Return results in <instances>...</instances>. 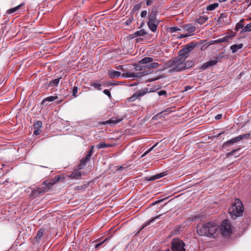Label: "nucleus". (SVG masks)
<instances>
[{
    "label": "nucleus",
    "instance_id": "1",
    "mask_svg": "<svg viewBox=\"0 0 251 251\" xmlns=\"http://www.w3.org/2000/svg\"><path fill=\"white\" fill-rule=\"evenodd\" d=\"M218 226L214 222H208L197 227V231L199 235L210 238H215L217 235V231Z\"/></svg>",
    "mask_w": 251,
    "mask_h": 251
},
{
    "label": "nucleus",
    "instance_id": "2",
    "mask_svg": "<svg viewBox=\"0 0 251 251\" xmlns=\"http://www.w3.org/2000/svg\"><path fill=\"white\" fill-rule=\"evenodd\" d=\"M184 61L182 58L177 56L167 61L163 66L164 69H169L170 73L181 72L185 70Z\"/></svg>",
    "mask_w": 251,
    "mask_h": 251
},
{
    "label": "nucleus",
    "instance_id": "3",
    "mask_svg": "<svg viewBox=\"0 0 251 251\" xmlns=\"http://www.w3.org/2000/svg\"><path fill=\"white\" fill-rule=\"evenodd\" d=\"M55 180H46L41 184V186L32 191L31 195L34 197H36L39 195H42L47 192L54 184V183L59 180V177L55 176Z\"/></svg>",
    "mask_w": 251,
    "mask_h": 251
},
{
    "label": "nucleus",
    "instance_id": "4",
    "mask_svg": "<svg viewBox=\"0 0 251 251\" xmlns=\"http://www.w3.org/2000/svg\"><path fill=\"white\" fill-rule=\"evenodd\" d=\"M228 212L232 219L241 216L243 212V204L239 200H235V202L228 210Z\"/></svg>",
    "mask_w": 251,
    "mask_h": 251
},
{
    "label": "nucleus",
    "instance_id": "5",
    "mask_svg": "<svg viewBox=\"0 0 251 251\" xmlns=\"http://www.w3.org/2000/svg\"><path fill=\"white\" fill-rule=\"evenodd\" d=\"M184 246V243L178 238L174 239L172 241V251H185Z\"/></svg>",
    "mask_w": 251,
    "mask_h": 251
},
{
    "label": "nucleus",
    "instance_id": "6",
    "mask_svg": "<svg viewBox=\"0 0 251 251\" xmlns=\"http://www.w3.org/2000/svg\"><path fill=\"white\" fill-rule=\"evenodd\" d=\"M154 59L152 57H146L142 59L139 63L143 64H147L146 68L147 69L156 68L159 66V64L156 62H153Z\"/></svg>",
    "mask_w": 251,
    "mask_h": 251
},
{
    "label": "nucleus",
    "instance_id": "7",
    "mask_svg": "<svg viewBox=\"0 0 251 251\" xmlns=\"http://www.w3.org/2000/svg\"><path fill=\"white\" fill-rule=\"evenodd\" d=\"M222 234L224 235H228L231 233L230 225L228 220H224L221 226Z\"/></svg>",
    "mask_w": 251,
    "mask_h": 251
},
{
    "label": "nucleus",
    "instance_id": "8",
    "mask_svg": "<svg viewBox=\"0 0 251 251\" xmlns=\"http://www.w3.org/2000/svg\"><path fill=\"white\" fill-rule=\"evenodd\" d=\"M151 73L150 71H144L139 73H125L122 75V76L125 78H131V77H141L146 75H147Z\"/></svg>",
    "mask_w": 251,
    "mask_h": 251
},
{
    "label": "nucleus",
    "instance_id": "9",
    "mask_svg": "<svg viewBox=\"0 0 251 251\" xmlns=\"http://www.w3.org/2000/svg\"><path fill=\"white\" fill-rule=\"evenodd\" d=\"M250 135L249 133L240 135L237 137L233 138L231 139L230 140L227 141L226 142L224 143L223 146L224 147L225 146L227 147L230 145H232L236 142H239L244 139H248L250 137Z\"/></svg>",
    "mask_w": 251,
    "mask_h": 251
},
{
    "label": "nucleus",
    "instance_id": "10",
    "mask_svg": "<svg viewBox=\"0 0 251 251\" xmlns=\"http://www.w3.org/2000/svg\"><path fill=\"white\" fill-rule=\"evenodd\" d=\"M224 35H225L224 37L213 41L212 44H217L224 42H228L229 40H232L234 36V34L228 35V33H226Z\"/></svg>",
    "mask_w": 251,
    "mask_h": 251
},
{
    "label": "nucleus",
    "instance_id": "11",
    "mask_svg": "<svg viewBox=\"0 0 251 251\" xmlns=\"http://www.w3.org/2000/svg\"><path fill=\"white\" fill-rule=\"evenodd\" d=\"M123 120V118H120L117 117H112L109 120L103 122L101 124L103 125L107 124H117Z\"/></svg>",
    "mask_w": 251,
    "mask_h": 251
},
{
    "label": "nucleus",
    "instance_id": "12",
    "mask_svg": "<svg viewBox=\"0 0 251 251\" xmlns=\"http://www.w3.org/2000/svg\"><path fill=\"white\" fill-rule=\"evenodd\" d=\"M146 94V92L142 91H139L135 92L131 97L128 98V100L129 102H132L136 99L142 97Z\"/></svg>",
    "mask_w": 251,
    "mask_h": 251
},
{
    "label": "nucleus",
    "instance_id": "13",
    "mask_svg": "<svg viewBox=\"0 0 251 251\" xmlns=\"http://www.w3.org/2000/svg\"><path fill=\"white\" fill-rule=\"evenodd\" d=\"M218 62V58L214 60H209L204 63L200 68L201 70H204L210 66H214Z\"/></svg>",
    "mask_w": 251,
    "mask_h": 251
},
{
    "label": "nucleus",
    "instance_id": "14",
    "mask_svg": "<svg viewBox=\"0 0 251 251\" xmlns=\"http://www.w3.org/2000/svg\"><path fill=\"white\" fill-rule=\"evenodd\" d=\"M159 23L160 21H148L147 25L151 30L155 32L157 30Z\"/></svg>",
    "mask_w": 251,
    "mask_h": 251
},
{
    "label": "nucleus",
    "instance_id": "15",
    "mask_svg": "<svg viewBox=\"0 0 251 251\" xmlns=\"http://www.w3.org/2000/svg\"><path fill=\"white\" fill-rule=\"evenodd\" d=\"M189 52H187L186 50H185V48L180 50L178 52V55L177 56L179 57L180 58H182L184 61L186 60V59L189 56Z\"/></svg>",
    "mask_w": 251,
    "mask_h": 251
},
{
    "label": "nucleus",
    "instance_id": "16",
    "mask_svg": "<svg viewBox=\"0 0 251 251\" xmlns=\"http://www.w3.org/2000/svg\"><path fill=\"white\" fill-rule=\"evenodd\" d=\"M243 47V44L241 43L238 45H233L230 46V49L231 50L232 53H235L238 51V50L242 49Z\"/></svg>",
    "mask_w": 251,
    "mask_h": 251
},
{
    "label": "nucleus",
    "instance_id": "17",
    "mask_svg": "<svg viewBox=\"0 0 251 251\" xmlns=\"http://www.w3.org/2000/svg\"><path fill=\"white\" fill-rule=\"evenodd\" d=\"M149 21H160L156 19V11L152 10L149 16Z\"/></svg>",
    "mask_w": 251,
    "mask_h": 251
},
{
    "label": "nucleus",
    "instance_id": "18",
    "mask_svg": "<svg viewBox=\"0 0 251 251\" xmlns=\"http://www.w3.org/2000/svg\"><path fill=\"white\" fill-rule=\"evenodd\" d=\"M60 79L61 77L56 78L54 80L50 81V83L48 84V86L47 87V88H53L54 86H57L59 83Z\"/></svg>",
    "mask_w": 251,
    "mask_h": 251
},
{
    "label": "nucleus",
    "instance_id": "19",
    "mask_svg": "<svg viewBox=\"0 0 251 251\" xmlns=\"http://www.w3.org/2000/svg\"><path fill=\"white\" fill-rule=\"evenodd\" d=\"M147 34V32L144 29H140L139 30L136 31L133 34V36L134 37H139V36H143Z\"/></svg>",
    "mask_w": 251,
    "mask_h": 251
},
{
    "label": "nucleus",
    "instance_id": "20",
    "mask_svg": "<svg viewBox=\"0 0 251 251\" xmlns=\"http://www.w3.org/2000/svg\"><path fill=\"white\" fill-rule=\"evenodd\" d=\"M81 176V173L78 171H75L74 172H72V173L69 176V177L71 178L77 179L79 178Z\"/></svg>",
    "mask_w": 251,
    "mask_h": 251
},
{
    "label": "nucleus",
    "instance_id": "21",
    "mask_svg": "<svg viewBox=\"0 0 251 251\" xmlns=\"http://www.w3.org/2000/svg\"><path fill=\"white\" fill-rule=\"evenodd\" d=\"M208 18L206 16H201L196 20V22L200 25H202L208 20Z\"/></svg>",
    "mask_w": 251,
    "mask_h": 251
},
{
    "label": "nucleus",
    "instance_id": "22",
    "mask_svg": "<svg viewBox=\"0 0 251 251\" xmlns=\"http://www.w3.org/2000/svg\"><path fill=\"white\" fill-rule=\"evenodd\" d=\"M24 5V3H21L20 5H19L14 7V8H10V9H9L7 10L6 13L8 14H11L12 13H14V12H16V11H17L18 10L20 9V8L22 6H23Z\"/></svg>",
    "mask_w": 251,
    "mask_h": 251
},
{
    "label": "nucleus",
    "instance_id": "23",
    "mask_svg": "<svg viewBox=\"0 0 251 251\" xmlns=\"http://www.w3.org/2000/svg\"><path fill=\"white\" fill-rule=\"evenodd\" d=\"M245 20L244 19H241L239 23H238L236 26L235 29L236 31H238L240 29H243L244 27V23L245 22Z\"/></svg>",
    "mask_w": 251,
    "mask_h": 251
},
{
    "label": "nucleus",
    "instance_id": "24",
    "mask_svg": "<svg viewBox=\"0 0 251 251\" xmlns=\"http://www.w3.org/2000/svg\"><path fill=\"white\" fill-rule=\"evenodd\" d=\"M58 99L57 96H50L45 98L42 101V104H44L46 101L51 102Z\"/></svg>",
    "mask_w": 251,
    "mask_h": 251
},
{
    "label": "nucleus",
    "instance_id": "25",
    "mask_svg": "<svg viewBox=\"0 0 251 251\" xmlns=\"http://www.w3.org/2000/svg\"><path fill=\"white\" fill-rule=\"evenodd\" d=\"M184 28L189 33H192L196 30V27L191 25H186L184 26Z\"/></svg>",
    "mask_w": 251,
    "mask_h": 251
},
{
    "label": "nucleus",
    "instance_id": "26",
    "mask_svg": "<svg viewBox=\"0 0 251 251\" xmlns=\"http://www.w3.org/2000/svg\"><path fill=\"white\" fill-rule=\"evenodd\" d=\"M109 75L110 78H114L119 77L121 75V73L120 72L113 71L110 72Z\"/></svg>",
    "mask_w": 251,
    "mask_h": 251
},
{
    "label": "nucleus",
    "instance_id": "27",
    "mask_svg": "<svg viewBox=\"0 0 251 251\" xmlns=\"http://www.w3.org/2000/svg\"><path fill=\"white\" fill-rule=\"evenodd\" d=\"M195 45L193 43L187 44L184 47L187 52H191L195 48Z\"/></svg>",
    "mask_w": 251,
    "mask_h": 251
},
{
    "label": "nucleus",
    "instance_id": "28",
    "mask_svg": "<svg viewBox=\"0 0 251 251\" xmlns=\"http://www.w3.org/2000/svg\"><path fill=\"white\" fill-rule=\"evenodd\" d=\"M90 85L94 87L95 88L98 90H100L102 89L101 85L100 84L97 83L94 81L90 82Z\"/></svg>",
    "mask_w": 251,
    "mask_h": 251
},
{
    "label": "nucleus",
    "instance_id": "29",
    "mask_svg": "<svg viewBox=\"0 0 251 251\" xmlns=\"http://www.w3.org/2000/svg\"><path fill=\"white\" fill-rule=\"evenodd\" d=\"M251 31V23L247 25L241 31V33Z\"/></svg>",
    "mask_w": 251,
    "mask_h": 251
},
{
    "label": "nucleus",
    "instance_id": "30",
    "mask_svg": "<svg viewBox=\"0 0 251 251\" xmlns=\"http://www.w3.org/2000/svg\"><path fill=\"white\" fill-rule=\"evenodd\" d=\"M164 176L163 173H160L151 177L148 180L150 181L154 180L163 177Z\"/></svg>",
    "mask_w": 251,
    "mask_h": 251
},
{
    "label": "nucleus",
    "instance_id": "31",
    "mask_svg": "<svg viewBox=\"0 0 251 251\" xmlns=\"http://www.w3.org/2000/svg\"><path fill=\"white\" fill-rule=\"evenodd\" d=\"M218 6V3H214L213 4L209 5L206 7V10L208 11H212L216 9Z\"/></svg>",
    "mask_w": 251,
    "mask_h": 251
},
{
    "label": "nucleus",
    "instance_id": "32",
    "mask_svg": "<svg viewBox=\"0 0 251 251\" xmlns=\"http://www.w3.org/2000/svg\"><path fill=\"white\" fill-rule=\"evenodd\" d=\"M92 154V151H89L87 152L86 156L85 157L82 158V159L83 160V161L87 162V161L90 160Z\"/></svg>",
    "mask_w": 251,
    "mask_h": 251
},
{
    "label": "nucleus",
    "instance_id": "33",
    "mask_svg": "<svg viewBox=\"0 0 251 251\" xmlns=\"http://www.w3.org/2000/svg\"><path fill=\"white\" fill-rule=\"evenodd\" d=\"M44 232V230L43 229H40L38 231L36 236V240L38 241V240H40L41 238L43 235Z\"/></svg>",
    "mask_w": 251,
    "mask_h": 251
},
{
    "label": "nucleus",
    "instance_id": "34",
    "mask_svg": "<svg viewBox=\"0 0 251 251\" xmlns=\"http://www.w3.org/2000/svg\"><path fill=\"white\" fill-rule=\"evenodd\" d=\"M111 147V145L110 144H106L104 142H101L97 145V147L98 149H102L106 147Z\"/></svg>",
    "mask_w": 251,
    "mask_h": 251
},
{
    "label": "nucleus",
    "instance_id": "35",
    "mask_svg": "<svg viewBox=\"0 0 251 251\" xmlns=\"http://www.w3.org/2000/svg\"><path fill=\"white\" fill-rule=\"evenodd\" d=\"M88 186V184H84L79 186H77L75 187V190H82L86 189Z\"/></svg>",
    "mask_w": 251,
    "mask_h": 251
},
{
    "label": "nucleus",
    "instance_id": "36",
    "mask_svg": "<svg viewBox=\"0 0 251 251\" xmlns=\"http://www.w3.org/2000/svg\"><path fill=\"white\" fill-rule=\"evenodd\" d=\"M141 6H142V2H141L135 5L132 8V12H135L136 11H138L141 8Z\"/></svg>",
    "mask_w": 251,
    "mask_h": 251
},
{
    "label": "nucleus",
    "instance_id": "37",
    "mask_svg": "<svg viewBox=\"0 0 251 251\" xmlns=\"http://www.w3.org/2000/svg\"><path fill=\"white\" fill-rule=\"evenodd\" d=\"M184 65L185 66V69H186L187 68H189L192 67L194 65V62L192 61H187V62H186L185 61Z\"/></svg>",
    "mask_w": 251,
    "mask_h": 251
},
{
    "label": "nucleus",
    "instance_id": "38",
    "mask_svg": "<svg viewBox=\"0 0 251 251\" xmlns=\"http://www.w3.org/2000/svg\"><path fill=\"white\" fill-rule=\"evenodd\" d=\"M42 126V123L41 121H38L34 124V129H40Z\"/></svg>",
    "mask_w": 251,
    "mask_h": 251
},
{
    "label": "nucleus",
    "instance_id": "39",
    "mask_svg": "<svg viewBox=\"0 0 251 251\" xmlns=\"http://www.w3.org/2000/svg\"><path fill=\"white\" fill-rule=\"evenodd\" d=\"M77 92H78L77 87L75 86H74L72 88V94H73V96H74V97L75 98L77 96Z\"/></svg>",
    "mask_w": 251,
    "mask_h": 251
},
{
    "label": "nucleus",
    "instance_id": "40",
    "mask_svg": "<svg viewBox=\"0 0 251 251\" xmlns=\"http://www.w3.org/2000/svg\"><path fill=\"white\" fill-rule=\"evenodd\" d=\"M179 30H180V29L176 26L171 27L169 28V31L171 33L175 32Z\"/></svg>",
    "mask_w": 251,
    "mask_h": 251
},
{
    "label": "nucleus",
    "instance_id": "41",
    "mask_svg": "<svg viewBox=\"0 0 251 251\" xmlns=\"http://www.w3.org/2000/svg\"><path fill=\"white\" fill-rule=\"evenodd\" d=\"M161 215H159L156 217L151 218L147 223L146 226L149 225L151 223L153 222L155 219L159 218Z\"/></svg>",
    "mask_w": 251,
    "mask_h": 251
},
{
    "label": "nucleus",
    "instance_id": "42",
    "mask_svg": "<svg viewBox=\"0 0 251 251\" xmlns=\"http://www.w3.org/2000/svg\"><path fill=\"white\" fill-rule=\"evenodd\" d=\"M86 163V162L85 161H83V160L81 159V161H80V163L78 166V169H82L85 166Z\"/></svg>",
    "mask_w": 251,
    "mask_h": 251
},
{
    "label": "nucleus",
    "instance_id": "43",
    "mask_svg": "<svg viewBox=\"0 0 251 251\" xmlns=\"http://www.w3.org/2000/svg\"><path fill=\"white\" fill-rule=\"evenodd\" d=\"M108 240V238H106L105 239H104L103 241L102 242H100L98 244H97L96 245H95V248L97 249V248H99L100 246H101L103 243L104 242H105L106 241H107Z\"/></svg>",
    "mask_w": 251,
    "mask_h": 251
},
{
    "label": "nucleus",
    "instance_id": "44",
    "mask_svg": "<svg viewBox=\"0 0 251 251\" xmlns=\"http://www.w3.org/2000/svg\"><path fill=\"white\" fill-rule=\"evenodd\" d=\"M103 93L106 95L108 96V97L110 99L111 98V95L110 91L107 89H105L103 91Z\"/></svg>",
    "mask_w": 251,
    "mask_h": 251
},
{
    "label": "nucleus",
    "instance_id": "45",
    "mask_svg": "<svg viewBox=\"0 0 251 251\" xmlns=\"http://www.w3.org/2000/svg\"><path fill=\"white\" fill-rule=\"evenodd\" d=\"M41 132V130L40 129H35L34 131H33V134L35 135H38L40 134Z\"/></svg>",
    "mask_w": 251,
    "mask_h": 251
},
{
    "label": "nucleus",
    "instance_id": "46",
    "mask_svg": "<svg viewBox=\"0 0 251 251\" xmlns=\"http://www.w3.org/2000/svg\"><path fill=\"white\" fill-rule=\"evenodd\" d=\"M147 11L146 10H144L141 13V17L142 18H145L146 17L147 15Z\"/></svg>",
    "mask_w": 251,
    "mask_h": 251
},
{
    "label": "nucleus",
    "instance_id": "47",
    "mask_svg": "<svg viewBox=\"0 0 251 251\" xmlns=\"http://www.w3.org/2000/svg\"><path fill=\"white\" fill-rule=\"evenodd\" d=\"M159 96L166 95V91L165 90H161L158 92Z\"/></svg>",
    "mask_w": 251,
    "mask_h": 251
},
{
    "label": "nucleus",
    "instance_id": "48",
    "mask_svg": "<svg viewBox=\"0 0 251 251\" xmlns=\"http://www.w3.org/2000/svg\"><path fill=\"white\" fill-rule=\"evenodd\" d=\"M189 36H190V35L188 34H181L178 37V38L179 39H182V38H185V37H188Z\"/></svg>",
    "mask_w": 251,
    "mask_h": 251
},
{
    "label": "nucleus",
    "instance_id": "49",
    "mask_svg": "<svg viewBox=\"0 0 251 251\" xmlns=\"http://www.w3.org/2000/svg\"><path fill=\"white\" fill-rule=\"evenodd\" d=\"M239 150H240V149H237L236 150H233V151L227 153L226 156H230V155H232L234 153V152H235L236 151H238Z\"/></svg>",
    "mask_w": 251,
    "mask_h": 251
},
{
    "label": "nucleus",
    "instance_id": "50",
    "mask_svg": "<svg viewBox=\"0 0 251 251\" xmlns=\"http://www.w3.org/2000/svg\"><path fill=\"white\" fill-rule=\"evenodd\" d=\"M153 3L152 0H146V4L147 6L151 5Z\"/></svg>",
    "mask_w": 251,
    "mask_h": 251
},
{
    "label": "nucleus",
    "instance_id": "51",
    "mask_svg": "<svg viewBox=\"0 0 251 251\" xmlns=\"http://www.w3.org/2000/svg\"><path fill=\"white\" fill-rule=\"evenodd\" d=\"M157 144L153 145L151 148L147 151H146L145 153V154H148L149 152H150L151 151H152L156 146H157Z\"/></svg>",
    "mask_w": 251,
    "mask_h": 251
},
{
    "label": "nucleus",
    "instance_id": "52",
    "mask_svg": "<svg viewBox=\"0 0 251 251\" xmlns=\"http://www.w3.org/2000/svg\"><path fill=\"white\" fill-rule=\"evenodd\" d=\"M224 17H225V14L222 13L221 14L220 16L218 19V22H220L221 21L222 19H223Z\"/></svg>",
    "mask_w": 251,
    "mask_h": 251
},
{
    "label": "nucleus",
    "instance_id": "53",
    "mask_svg": "<svg viewBox=\"0 0 251 251\" xmlns=\"http://www.w3.org/2000/svg\"><path fill=\"white\" fill-rule=\"evenodd\" d=\"M192 88V87L190 86H186L185 87L183 92L187 91Z\"/></svg>",
    "mask_w": 251,
    "mask_h": 251
},
{
    "label": "nucleus",
    "instance_id": "54",
    "mask_svg": "<svg viewBox=\"0 0 251 251\" xmlns=\"http://www.w3.org/2000/svg\"><path fill=\"white\" fill-rule=\"evenodd\" d=\"M222 117V114H218L215 116V119L216 120H219L221 119Z\"/></svg>",
    "mask_w": 251,
    "mask_h": 251
},
{
    "label": "nucleus",
    "instance_id": "55",
    "mask_svg": "<svg viewBox=\"0 0 251 251\" xmlns=\"http://www.w3.org/2000/svg\"><path fill=\"white\" fill-rule=\"evenodd\" d=\"M172 108L171 107H170V108H167L166 110H165V111L166 112H170L172 111V110H171Z\"/></svg>",
    "mask_w": 251,
    "mask_h": 251
},
{
    "label": "nucleus",
    "instance_id": "56",
    "mask_svg": "<svg viewBox=\"0 0 251 251\" xmlns=\"http://www.w3.org/2000/svg\"><path fill=\"white\" fill-rule=\"evenodd\" d=\"M123 66H122V65H119V66L117 67V69H119V70H123Z\"/></svg>",
    "mask_w": 251,
    "mask_h": 251
},
{
    "label": "nucleus",
    "instance_id": "57",
    "mask_svg": "<svg viewBox=\"0 0 251 251\" xmlns=\"http://www.w3.org/2000/svg\"><path fill=\"white\" fill-rule=\"evenodd\" d=\"M158 79V77L154 78H152V79H151V80H150L149 81L150 82L153 81L154 80H157Z\"/></svg>",
    "mask_w": 251,
    "mask_h": 251
},
{
    "label": "nucleus",
    "instance_id": "58",
    "mask_svg": "<svg viewBox=\"0 0 251 251\" xmlns=\"http://www.w3.org/2000/svg\"><path fill=\"white\" fill-rule=\"evenodd\" d=\"M131 22V20H130L129 19H128L126 21V24H128L129 23H130Z\"/></svg>",
    "mask_w": 251,
    "mask_h": 251
},
{
    "label": "nucleus",
    "instance_id": "59",
    "mask_svg": "<svg viewBox=\"0 0 251 251\" xmlns=\"http://www.w3.org/2000/svg\"><path fill=\"white\" fill-rule=\"evenodd\" d=\"M94 148V146H91V149H90V151H92V153H93V151Z\"/></svg>",
    "mask_w": 251,
    "mask_h": 251
},
{
    "label": "nucleus",
    "instance_id": "60",
    "mask_svg": "<svg viewBox=\"0 0 251 251\" xmlns=\"http://www.w3.org/2000/svg\"><path fill=\"white\" fill-rule=\"evenodd\" d=\"M141 40H142V39H141V38H137V39H136V42H140V41H141Z\"/></svg>",
    "mask_w": 251,
    "mask_h": 251
},
{
    "label": "nucleus",
    "instance_id": "61",
    "mask_svg": "<svg viewBox=\"0 0 251 251\" xmlns=\"http://www.w3.org/2000/svg\"><path fill=\"white\" fill-rule=\"evenodd\" d=\"M62 101V100H59V101H57V104L60 103Z\"/></svg>",
    "mask_w": 251,
    "mask_h": 251
},
{
    "label": "nucleus",
    "instance_id": "62",
    "mask_svg": "<svg viewBox=\"0 0 251 251\" xmlns=\"http://www.w3.org/2000/svg\"><path fill=\"white\" fill-rule=\"evenodd\" d=\"M223 133V132H222V133H219L218 134V136H219L220 135H221V134H222Z\"/></svg>",
    "mask_w": 251,
    "mask_h": 251
},
{
    "label": "nucleus",
    "instance_id": "63",
    "mask_svg": "<svg viewBox=\"0 0 251 251\" xmlns=\"http://www.w3.org/2000/svg\"><path fill=\"white\" fill-rule=\"evenodd\" d=\"M158 201H156L155 202H154V203H153V204H155V203H158Z\"/></svg>",
    "mask_w": 251,
    "mask_h": 251
},
{
    "label": "nucleus",
    "instance_id": "64",
    "mask_svg": "<svg viewBox=\"0 0 251 251\" xmlns=\"http://www.w3.org/2000/svg\"><path fill=\"white\" fill-rule=\"evenodd\" d=\"M113 85H117V84H118V83H113Z\"/></svg>",
    "mask_w": 251,
    "mask_h": 251
}]
</instances>
